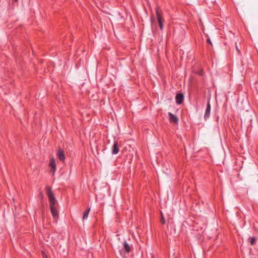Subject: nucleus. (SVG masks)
Returning a JSON list of instances; mask_svg holds the SVG:
<instances>
[{
  "instance_id": "nucleus-17",
  "label": "nucleus",
  "mask_w": 258,
  "mask_h": 258,
  "mask_svg": "<svg viewBox=\"0 0 258 258\" xmlns=\"http://www.w3.org/2000/svg\"><path fill=\"white\" fill-rule=\"evenodd\" d=\"M236 48H237V50L239 51L238 48L237 47H236Z\"/></svg>"
},
{
  "instance_id": "nucleus-14",
  "label": "nucleus",
  "mask_w": 258,
  "mask_h": 258,
  "mask_svg": "<svg viewBox=\"0 0 258 258\" xmlns=\"http://www.w3.org/2000/svg\"><path fill=\"white\" fill-rule=\"evenodd\" d=\"M165 220L164 219L163 216H162V225L165 224Z\"/></svg>"
},
{
  "instance_id": "nucleus-12",
  "label": "nucleus",
  "mask_w": 258,
  "mask_h": 258,
  "mask_svg": "<svg viewBox=\"0 0 258 258\" xmlns=\"http://www.w3.org/2000/svg\"><path fill=\"white\" fill-rule=\"evenodd\" d=\"M157 19L159 28L161 29V17L157 11Z\"/></svg>"
},
{
  "instance_id": "nucleus-7",
  "label": "nucleus",
  "mask_w": 258,
  "mask_h": 258,
  "mask_svg": "<svg viewBox=\"0 0 258 258\" xmlns=\"http://www.w3.org/2000/svg\"><path fill=\"white\" fill-rule=\"evenodd\" d=\"M119 149L117 142H114L112 147V154H117L119 152Z\"/></svg>"
},
{
  "instance_id": "nucleus-1",
  "label": "nucleus",
  "mask_w": 258,
  "mask_h": 258,
  "mask_svg": "<svg viewBox=\"0 0 258 258\" xmlns=\"http://www.w3.org/2000/svg\"><path fill=\"white\" fill-rule=\"evenodd\" d=\"M46 194L48 197V199L50 202V206H55L57 203V201L51 191V189L49 187H47L46 188Z\"/></svg>"
},
{
  "instance_id": "nucleus-5",
  "label": "nucleus",
  "mask_w": 258,
  "mask_h": 258,
  "mask_svg": "<svg viewBox=\"0 0 258 258\" xmlns=\"http://www.w3.org/2000/svg\"><path fill=\"white\" fill-rule=\"evenodd\" d=\"M168 118L169 121L172 123H177L178 121L177 117L171 112H168Z\"/></svg>"
},
{
  "instance_id": "nucleus-9",
  "label": "nucleus",
  "mask_w": 258,
  "mask_h": 258,
  "mask_svg": "<svg viewBox=\"0 0 258 258\" xmlns=\"http://www.w3.org/2000/svg\"><path fill=\"white\" fill-rule=\"evenodd\" d=\"M124 249L126 253H128L130 250V246L126 241H124L123 243Z\"/></svg>"
},
{
  "instance_id": "nucleus-11",
  "label": "nucleus",
  "mask_w": 258,
  "mask_h": 258,
  "mask_svg": "<svg viewBox=\"0 0 258 258\" xmlns=\"http://www.w3.org/2000/svg\"><path fill=\"white\" fill-rule=\"evenodd\" d=\"M256 241V238L254 237H250L249 238V242L250 244L253 245L255 244Z\"/></svg>"
},
{
  "instance_id": "nucleus-6",
  "label": "nucleus",
  "mask_w": 258,
  "mask_h": 258,
  "mask_svg": "<svg viewBox=\"0 0 258 258\" xmlns=\"http://www.w3.org/2000/svg\"><path fill=\"white\" fill-rule=\"evenodd\" d=\"M49 166L51 167V171L53 173V174L54 173L55 170H56V164H55V161L54 158H51L50 160L49 163Z\"/></svg>"
},
{
  "instance_id": "nucleus-4",
  "label": "nucleus",
  "mask_w": 258,
  "mask_h": 258,
  "mask_svg": "<svg viewBox=\"0 0 258 258\" xmlns=\"http://www.w3.org/2000/svg\"><path fill=\"white\" fill-rule=\"evenodd\" d=\"M184 95L182 93H177L175 97L176 103L179 105L182 104L184 100Z\"/></svg>"
},
{
  "instance_id": "nucleus-3",
  "label": "nucleus",
  "mask_w": 258,
  "mask_h": 258,
  "mask_svg": "<svg viewBox=\"0 0 258 258\" xmlns=\"http://www.w3.org/2000/svg\"><path fill=\"white\" fill-rule=\"evenodd\" d=\"M56 155L60 161L64 162L65 161L66 156L62 149L59 148L57 151Z\"/></svg>"
},
{
  "instance_id": "nucleus-8",
  "label": "nucleus",
  "mask_w": 258,
  "mask_h": 258,
  "mask_svg": "<svg viewBox=\"0 0 258 258\" xmlns=\"http://www.w3.org/2000/svg\"><path fill=\"white\" fill-rule=\"evenodd\" d=\"M50 211L51 214L54 218H57L58 217L57 211L55 206H51L50 207Z\"/></svg>"
},
{
  "instance_id": "nucleus-10",
  "label": "nucleus",
  "mask_w": 258,
  "mask_h": 258,
  "mask_svg": "<svg viewBox=\"0 0 258 258\" xmlns=\"http://www.w3.org/2000/svg\"><path fill=\"white\" fill-rule=\"evenodd\" d=\"M90 211V208H89L84 212V213L83 214V221H84L88 218Z\"/></svg>"
},
{
  "instance_id": "nucleus-16",
  "label": "nucleus",
  "mask_w": 258,
  "mask_h": 258,
  "mask_svg": "<svg viewBox=\"0 0 258 258\" xmlns=\"http://www.w3.org/2000/svg\"><path fill=\"white\" fill-rule=\"evenodd\" d=\"M15 2H17L18 0H14Z\"/></svg>"
},
{
  "instance_id": "nucleus-2",
  "label": "nucleus",
  "mask_w": 258,
  "mask_h": 258,
  "mask_svg": "<svg viewBox=\"0 0 258 258\" xmlns=\"http://www.w3.org/2000/svg\"><path fill=\"white\" fill-rule=\"evenodd\" d=\"M210 98L208 99V102L207 104L206 109L205 113L204 116V119L205 120H207L210 117V115L211 105L210 103Z\"/></svg>"
},
{
  "instance_id": "nucleus-13",
  "label": "nucleus",
  "mask_w": 258,
  "mask_h": 258,
  "mask_svg": "<svg viewBox=\"0 0 258 258\" xmlns=\"http://www.w3.org/2000/svg\"><path fill=\"white\" fill-rule=\"evenodd\" d=\"M207 42L211 45H212V43L209 38L207 39Z\"/></svg>"
},
{
  "instance_id": "nucleus-15",
  "label": "nucleus",
  "mask_w": 258,
  "mask_h": 258,
  "mask_svg": "<svg viewBox=\"0 0 258 258\" xmlns=\"http://www.w3.org/2000/svg\"><path fill=\"white\" fill-rule=\"evenodd\" d=\"M120 254H121L122 256H123V255H122V252H121V250H120Z\"/></svg>"
}]
</instances>
